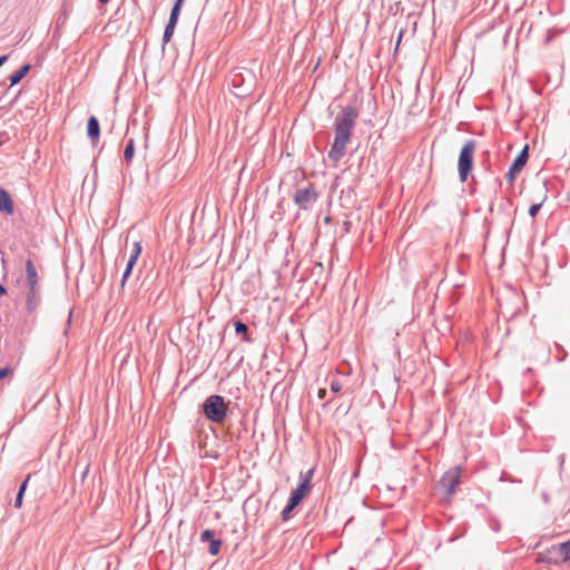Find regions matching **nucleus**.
Here are the masks:
<instances>
[{
    "label": "nucleus",
    "mask_w": 570,
    "mask_h": 570,
    "mask_svg": "<svg viewBox=\"0 0 570 570\" xmlns=\"http://www.w3.org/2000/svg\"><path fill=\"white\" fill-rule=\"evenodd\" d=\"M357 117L358 112L351 105L343 107L336 115L333 122L334 139L327 154L331 160L337 163L345 156Z\"/></svg>",
    "instance_id": "1"
},
{
    "label": "nucleus",
    "mask_w": 570,
    "mask_h": 570,
    "mask_svg": "<svg viewBox=\"0 0 570 570\" xmlns=\"http://www.w3.org/2000/svg\"><path fill=\"white\" fill-rule=\"evenodd\" d=\"M228 81L235 96L245 97L254 89L256 76L253 70L248 68L237 67L229 72Z\"/></svg>",
    "instance_id": "2"
},
{
    "label": "nucleus",
    "mask_w": 570,
    "mask_h": 570,
    "mask_svg": "<svg viewBox=\"0 0 570 570\" xmlns=\"http://www.w3.org/2000/svg\"><path fill=\"white\" fill-rule=\"evenodd\" d=\"M227 404L222 395L213 394L206 397L203 403V413L207 420L214 423H222L227 415Z\"/></svg>",
    "instance_id": "3"
},
{
    "label": "nucleus",
    "mask_w": 570,
    "mask_h": 570,
    "mask_svg": "<svg viewBox=\"0 0 570 570\" xmlns=\"http://www.w3.org/2000/svg\"><path fill=\"white\" fill-rule=\"evenodd\" d=\"M475 150V141L466 140L461 148L459 160H458V171L460 180L463 183L466 180L469 174L473 167V154Z\"/></svg>",
    "instance_id": "4"
},
{
    "label": "nucleus",
    "mask_w": 570,
    "mask_h": 570,
    "mask_svg": "<svg viewBox=\"0 0 570 570\" xmlns=\"http://www.w3.org/2000/svg\"><path fill=\"white\" fill-rule=\"evenodd\" d=\"M314 471L312 469L307 470L304 473H301V482L296 489H294L291 492V495L288 498V502L293 505H298L301 501L304 499L306 493L308 492L311 488V481L313 478Z\"/></svg>",
    "instance_id": "5"
},
{
    "label": "nucleus",
    "mask_w": 570,
    "mask_h": 570,
    "mask_svg": "<svg viewBox=\"0 0 570 570\" xmlns=\"http://www.w3.org/2000/svg\"><path fill=\"white\" fill-rule=\"evenodd\" d=\"M462 468L456 465L448 470L439 481L440 488L444 490L446 495L451 497L455 492L456 485L460 483Z\"/></svg>",
    "instance_id": "6"
},
{
    "label": "nucleus",
    "mask_w": 570,
    "mask_h": 570,
    "mask_svg": "<svg viewBox=\"0 0 570 570\" xmlns=\"http://www.w3.org/2000/svg\"><path fill=\"white\" fill-rule=\"evenodd\" d=\"M316 199L317 193L312 186L299 188L294 195V202L301 209H307L312 203L316 202Z\"/></svg>",
    "instance_id": "7"
},
{
    "label": "nucleus",
    "mask_w": 570,
    "mask_h": 570,
    "mask_svg": "<svg viewBox=\"0 0 570 570\" xmlns=\"http://www.w3.org/2000/svg\"><path fill=\"white\" fill-rule=\"evenodd\" d=\"M28 287L29 289L26 297V308L29 313H33L41 302L40 286L33 285Z\"/></svg>",
    "instance_id": "8"
},
{
    "label": "nucleus",
    "mask_w": 570,
    "mask_h": 570,
    "mask_svg": "<svg viewBox=\"0 0 570 570\" xmlns=\"http://www.w3.org/2000/svg\"><path fill=\"white\" fill-rule=\"evenodd\" d=\"M528 158H529V146L525 145L522 148V150L519 153V155L512 161L510 169H512V171L520 173L523 169V167L525 166Z\"/></svg>",
    "instance_id": "9"
},
{
    "label": "nucleus",
    "mask_w": 570,
    "mask_h": 570,
    "mask_svg": "<svg viewBox=\"0 0 570 570\" xmlns=\"http://www.w3.org/2000/svg\"><path fill=\"white\" fill-rule=\"evenodd\" d=\"M87 135L91 139L92 144L99 140L100 126L99 121L95 116H90L87 122Z\"/></svg>",
    "instance_id": "10"
},
{
    "label": "nucleus",
    "mask_w": 570,
    "mask_h": 570,
    "mask_svg": "<svg viewBox=\"0 0 570 570\" xmlns=\"http://www.w3.org/2000/svg\"><path fill=\"white\" fill-rule=\"evenodd\" d=\"M26 277L28 286L39 285V276L36 266L31 259H27L24 263Z\"/></svg>",
    "instance_id": "11"
},
{
    "label": "nucleus",
    "mask_w": 570,
    "mask_h": 570,
    "mask_svg": "<svg viewBox=\"0 0 570 570\" xmlns=\"http://www.w3.org/2000/svg\"><path fill=\"white\" fill-rule=\"evenodd\" d=\"M0 212L11 215L13 213V202L9 193L0 188Z\"/></svg>",
    "instance_id": "12"
},
{
    "label": "nucleus",
    "mask_w": 570,
    "mask_h": 570,
    "mask_svg": "<svg viewBox=\"0 0 570 570\" xmlns=\"http://www.w3.org/2000/svg\"><path fill=\"white\" fill-rule=\"evenodd\" d=\"M30 68L31 66L29 63H26L16 72H13L9 78L11 86L18 85L29 72Z\"/></svg>",
    "instance_id": "13"
},
{
    "label": "nucleus",
    "mask_w": 570,
    "mask_h": 570,
    "mask_svg": "<svg viewBox=\"0 0 570 570\" xmlns=\"http://www.w3.org/2000/svg\"><path fill=\"white\" fill-rule=\"evenodd\" d=\"M29 479H30V475H28V476L22 481V483H21V484H20V487H19V491H18L17 497H16V500H14V507H16L17 509L21 508V505H22V500H23L24 492H26V490H27V485H28Z\"/></svg>",
    "instance_id": "14"
},
{
    "label": "nucleus",
    "mask_w": 570,
    "mask_h": 570,
    "mask_svg": "<svg viewBox=\"0 0 570 570\" xmlns=\"http://www.w3.org/2000/svg\"><path fill=\"white\" fill-rule=\"evenodd\" d=\"M559 553L563 561L570 562V539L558 546Z\"/></svg>",
    "instance_id": "15"
},
{
    "label": "nucleus",
    "mask_w": 570,
    "mask_h": 570,
    "mask_svg": "<svg viewBox=\"0 0 570 570\" xmlns=\"http://www.w3.org/2000/svg\"><path fill=\"white\" fill-rule=\"evenodd\" d=\"M134 155H135V142H134V139L130 138L127 141V145L125 147L124 157H125L126 161H130L134 158Z\"/></svg>",
    "instance_id": "16"
},
{
    "label": "nucleus",
    "mask_w": 570,
    "mask_h": 570,
    "mask_svg": "<svg viewBox=\"0 0 570 570\" xmlns=\"http://www.w3.org/2000/svg\"><path fill=\"white\" fill-rule=\"evenodd\" d=\"M181 2L183 0H177L170 11V16H169V20L171 23H177L178 21V17H179V12H180V7H181Z\"/></svg>",
    "instance_id": "17"
},
{
    "label": "nucleus",
    "mask_w": 570,
    "mask_h": 570,
    "mask_svg": "<svg viewBox=\"0 0 570 570\" xmlns=\"http://www.w3.org/2000/svg\"><path fill=\"white\" fill-rule=\"evenodd\" d=\"M175 27H176V23H171L170 21L167 22L165 30H164V35H163L164 45L167 43L171 39V37L174 35Z\"/></svg>",
    "instance_id": "18"
},
{
    "label": "nucleus",
    "mask_w": 570,
    "mask_h": 570,
    "mask_svg": "<svg viewBox=\"0 0 570 570\" xmlns=\"http://www.w3.org/2000/svg\"><path fill=\"white\" fill-rule=\"evenodd\" d=\"M140 254H141V244H140V242H134L132 248H131V254L129 256V261H131L132 263H137V259H138Z\"/></svg>",
    "instance_id": "19"
},
{
    "label": "nucleus",
    "mask_w": 570,
    "mask_h": 570,
    "mask_svg": "<svg viewBox=\"0 0 570 570\" xmlns=\"http://www.w3.org/2000/svg\"><path fill=\"white\" fill-rule=\"evenodd\" d=\"M220 547H222V541L220 540L212 539L210 542H209L208 552L212 556H217L219 553V551H220Z\"/></svg>",
    "instance_id": "20"
},
{
    "label": "nucleus",
    "mask_w": 570,
    "mask_h": 570,
    "mask_svg": "<svg viewBox=\"0 0 570 570\" xmlns=\"http://www.w3.org/2000/svg\"><path fill=\"white\" fill-rule=\"evenodd\" d=\"M136 263H132L131 261L128 259L127 262V265H126V268H125V272L122 274V277H121V282H120V285L121 287L125 286L126 284V281L128 279V277L130 276L131 272H132V268L135 266Z\"/></svg>",
    "instance_id": "21"
},
{
    "label": "nucleus",
    "mask_w": 570,
    "mask_h": 570,
    "mask_svg": "<svg viewBox=\"0 0 570 570\" xmlns=\"http://www.w3.org/2000/svg\"><path fill=\"white\" fill-rule=\"evenodd\" d=\"M234 325L236 334H246L248 331L247 325L242 321H236Z\"/></svg>",
    "instance_id": "22"
},
{
    "label": "nucleus",
    "mask_w": 570,
    "mask_h": 570,
    "mask_svg": "<svg viewBox=\"0 0 570 570\" xmlns=\"http://www.w3.org/2000/svg\"><path fill=\"white\" fill-rule=\"evenodd\" d=\"M296 508V505H293L291 504L288 501H287V504L286 507L283 509L282 511V518L283 520H287L289 514L292 513V511Z\"/></svg>",
    "instance_id": "23"
},
{
    "label": "nucleus",
    "mask_w": 570,
    "mask_h": 570,
    "mask_svg": "<svg viewBox=\"0 0 570 570\" xmlns=\"http://www.w3.org/2000/svg\"><path fill=\"white\" fill-rule=\"evenodd\" d=\"M213 535H214V532L210 529H206L202 532L200 540L203 542H206V541L210 542V540L214 539Z\"/></svg>",
    "instance_id": "24"
},
{
    "label": "nucleus",
    "mask_w": 570,
    "mask_h": 570,
    "mask_svg": "<svg viewBox=\"0 0 570 570\" xmlns=\"http://www.w3.org/2000/svg\"><path fill=\"white\" fill-rule=\"evenodd\" d=\"M541 207H542V202L538 203V204L531 205L530 208H529V215L531 217H534L539 213Z\"/></svg>",
    "instance_id": "25"
},
{
    "label": "nucleus",
    "mask_w": 570,
    "mask_h": 570,
    "mask_svg": "<svg viewBox=\"0 0 570 570\" xmlns=\"http://www.w3.org/2000/svg\"><path fill=\"white\" fill-rule=\"evenodd\" d=\"M518 174H519L518 171H512V169L509 168V171L505 176L507 181L512 184L515 179V175H518Z\"/></svg>",
    "instance_id": "26"
},
{
    "label": "nucleus",
    "mask_w": 570,
    "mask_h": 570,
    "mask_svg": "<svg viewBox=\"0 0 570 570\" xmlns=\"http://www.w3.org/2000/svg\"><path fill=\"white\" fill-rule=\"evenodd\" d=\"M330 386H331V390H332L334 393L340 392V391H341V389H342V385H341V383H340L338 381H332Z\"/></svg>",
    "instance_id": "27"
},
{
    "label": "nucleus",
    "mask_w": 570,
    "mask_h": 570,
    "mask_svg": "<svg viewBox=\"0 0 570 570\" xmlns=\"http://www.w3.org/2000/svg\"><path fill=\"white\" fill-rule=\"evenodd\" d=\"M556 348H557L558 351H562V356L558 358V361H559V362H562V361L564 360V357L567 356V354H568V353H567V351L563 348V346H562V345H560V344H558V343H556Z\"/></svg>",
    "instance_id": "28"
},
{
    "label": "nucleus",
    "mask_w": 570,
    "mask_h": 570,
    "mask_svg": "<svg viewBox=\"0 0 570 570\" xmlns=\"http://www.w3.org/2000/svg\"><path fill=\"white\" fill-rule=\"evenodd\" d=\"M11 372H12V368H10V367L0 368V380L4 379Z\"/></svg>",
    "instance_id": "29"
},
{
    "label": "nucleus",
    "mask_w": 570,
    "mask_h": 570,
    "mask_svg": "<svg viewBox=\"0 0 570 570\" xmlns=\"http://www.w3.org/2000/svg\"><path fill=\"white\" fill-rule=\"evenodd\" d=\"M538 561L539 562H547V563H552L553 562L551 558H549V557H541V556L538 558Z\"/></svg>",
    "instance_id": "30"
},
{
    "label": "nucleus",
    "mask_w": 570,
    "mask_h": 570,
    "mask_svg": "<svg viewBox=\"0 0 570 570\" xmlns=\"http://www.w3.org/2000/svg\"><path fill=\"white\" fill-rule=\"evenodd\" d=\"M325 395H326V390L325 389H320L318 392H317L318 399H324Z\"/></svg>",
    "instance_id": "31"
},
{
    "label": "nucleus",
    "mask_w": 570,
    "mask_h": 570,
    "mask_svg": "<svg viewBox=\"0 0 570 570\" xmlns=\"http://www.w3.org/2000/svg\"><path fill=\"white\" fill-rule=\"evenodd\" d=\"M7 293V288L0 284V296H3Z\"/></svg>",
    "instance_id": "32"
},
{
    "label": "nucleus",
    "mask_w": 570,
    "mask_h": 570,
    "mask_svg": "<svg viewBox=\"0 0 570 570\" xmlns=\"http://www.w3.org/2000/svg\"><path fill=\"white\" fill-rule=\"evenodd\" d=\"M8 60V56L0 57V67Z\"/></svg>",
    "instance_id": "33"
},
{
    "label": "nucleus",
    "mask_w": 570,
    "mask_h": 570,
    "mask_svg": "<svg viewBox=\"0 0 570 570\" xmlns=\"http://www.w3.org/2000/svg\"><path fill=\"white\" fill-rule=\"evenodd\" d=\"M403 37V31L400 32V36H399V42L401 41V38Z\"/></svg>",
    "instance_id": "34"
},
{
    "label": "nucleus",
    "mask_w": 570,
    "mask_h": 570,
    "mask_svg": "<svg viewBox=\"0 0 570 570\" xmlns=\"http://www.w3.org/2000/svg\"><path fill=\"white\" fill-rule=\"evenodd\" d=\"M100 3H107L109 0H98Z\"/></svg>",
    "instance_id": "35"
},
{
    "label": "nucleus",
    "mask_w": 570,
    "mask_h": 570,
    "mask_svg": "<svg viewBox=\"0 0 570 570\" xmlns=\"http://www.w3.org/2000/svg\"><path fill=\"white\" fill-rule=\"evenodd\" d=\"M560 459H561L560 466H562L563 465V458L561 456Z\"/></svg>",
    "instance_id": "36"
}]
</instances>
